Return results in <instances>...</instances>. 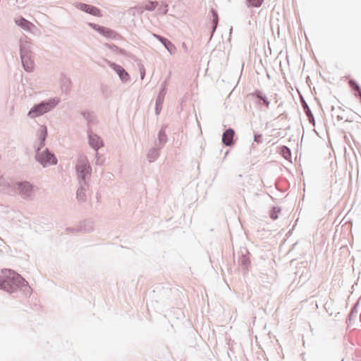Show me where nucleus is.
Wrapping results in <instances>:
<instances>
[{"instance_id":"f257e3e1","label":"nucleus","mask_w":361,"mask_h":361,"mask_svg":"<svg viewBox=\"0 0 361 361\" xmlns=\"http://www.w3.org/2000/svg\"><path fill=\"white\" fill-rule=\"evenodd\" d=\"M1 273L2 276H0V288L8 292H13L17 288L23 287L26 295H31V288L20 274L11 269H4Z\"/></svg>"},{"instance_id":"f03ea898","label":"nucleus","mask_w":361,"mask_h":361,"mask_svg":"<svg viewBox=\"0 0 361 361\" xmlns=\"http://www.w3.org/2000/svg\"><path fill=\"white\" fill-rule=\"evenodd\" d=\"M54 106V103L47 102V103H42L37 106H35L32 110L29 112V116L30 117H36L40 116L48 111H49Z\"/></svg>"},{"instance_id":"7ed1b4c3","label":"nucleus","mask_w":361,"mask_h":361,"mask_svg":"<svg viewBox=\"0 0 361 361\" xmlns=\"http://www.w3.org/2000/svg\"><path fill=\"white\" fill-rule=\"evenodd\" d=\"M38 161L44 166L54 164L56 163V159L54 154L48 151L42 152L38 155Z\"/></svg>"},{"instance_id":"20e7f679","label":"nucleus","mask_w":361,"mask_h":361,"mask_svg":"<svg viewBox=\"0 0 361 361\" xmlns=\"http://www.w3.org/2000/svg\"><path fill=\"white\" fill-rule=\"evenodd\" d=\"M77 171L78 175L83 179L86 176L90 174L91 169L86 159H82L77 166Z\"/></svg>"},{"instance_id":"39448f33","label":"nucleus","mask_w":361,"mask_h":361,"mask_svg":"<svg viewBox=\"0 0 361 361\" xmlns=\"http://www.w3.org/2000/svg\"><path fill=\"white\" fill-rule=\"evenodd\" d=\"M90 26L93 29L98 31L99 33H101L106 37H116V33L113 30H111L107 27H102V26H99V25H97L95 24H90Z\"/></svg>"},{"instance_id":"423d86ee","label":"nucleus","mask_w":361,"mask_h":361,"mask_svg":"<svg viewBox=\"0 0 361 361\" xmlns=\"http://www.w3.org/2000/svg\"><path fill=\"white\" fill-rule=\"evenodd\" d=\"M154 36L164 45L171 54H174L176 52V49L175 46L169 40L157 35H154Z\"/></svg>"},{"instance_id":"0eeeda50","label":"nucleus","mask_w":361,"mask_h":361,"mask_svg":"<svg viewBox=\"0 0 361 361\" xmlns=\"http://www.w3.org/2000/svg\"><path fill=\"white\" fill-rule=\"evenodd\" d=\"M234 131L232 129L226 130L223 134L222 141L226 146H230L233 143Z\"/></svg>"},{"instance_id":"6e6552de","label":"nucleus","mask_w":361,"mask_h":361,"mask_svg":"<svg viewBox=\"0 0 361 361\" xmlns=\"http://www.w3.org/2000/svg\"><path fill=\"white\" fill-rule=\"evenodd\" d=\"M16 23L25 30H31L34 25L23 18L16 19Z\"/></svg>"},{"instance_id":"1a4fd4ad","label":"nucleus","mask_w":361,"mask_h":361,"mask_svg":"<svg viewBox=\"0 0 361 361\" xmlns=\"http://www.w3.org/2000/svg\"><path fill=\"white\" fill-rule=\"evenodd\" d=\"M80 8L93 16H99V10L97 8L94 7L92 6L87 4H80Z\"/></svg>"},{"instance_id":"9d476101","label":"nucleus","mask_w":361,"mask_h":361,"mask_svg":"<svg viewBox=\"0 0 361 361\" xmlns=\"http://www.w3.org/2000/svg\"><path fill=\"white\" fill-rule=\"evenodd\" d=\"M111 66L119 75L121 80H126L128 79V74L121 66L114 63L111 64Z\"/></svg>"},{"instance_id":"9b49d317","label":"nucleus","mask_w":361,"mask_h":361,"mask_svg":"<svg viewBox=\"0 0 361 361\" xmlns=\"http://www.w3.org/2000/svg\"><path fill=\"white\" fill-rule=\"evenodd\" d=\"M22 62H23V66H24V68L25 69V71H29V72L33 71V69H34L33 61L28 56H22Z\"/></svg>"},{"instance_id":"f8f14e48","label":"nucleus","mask_w":361,"mask_h":361,"mask_svg":"<svg viewBox=\"0 0 361 361\" xmlns=\"http://www.w3.org/2000/svg\"><path fill=\"white\" fill-rule=\"evenodd\" d=\"M90 144L93 148L97 149L102 146V141L97 135H90Z\"/></svg>"},{"instance_id":"ddd939ff","label":"nucleus","mask_w":361,"mask_h":361,"mask_svg":"<svg viewBox=\"0 0 361 361\" xmlns=\"http://www.w3.org/2000/svg\"><path fill=\"white\" fill-rule=\"evenodd\" d=\"M32 185L29 183H23L19 185V190L20 192L25 195H29L30 192L32 190Z\"/></svg>"},{"instance_id":"4468645a","label":"nucleus","mask_w":361,"mask_h":361,"mask_svg":"<svg viewBox=\"0 0 361 361\" xmlns=\"http://www.w3.org/2000/svg\"><path fill=\"white\" fill-rule=\"evenodd\" d=\"M264 0H245V3L249 8H258L262 6Z\"/></svg>"},{"instance_id":"2eb2a0df","label":"nucleus","mask_w":361,"mask_h":361,"mask_svg":"<svg viewBox=\"0 0 361 361\" xmlns=\"http://www.w3.org/2000/svg\"><path fill=\"white\" fill-rule=\"evenodd\" d=\"M281 152L282 156L286 159L289 160L291 158L290 151L289 148H288L287 147L283 146L281 147Z\"/></svg>"},{"instance_id":"dca6fc26","label":"nucleus","mask_w":361,"mask_h":361,"mask_svg":"<svg viewBox=\"0 0 361 361\" xmlns=\"http://www.w3.org/2000/svg\"><path fill=\"white\" fill-rule=\"evenodd\" d=\"M39 137L42 140L41 144L43 145V142L45 140V138H46V136L47 134V128L45 126H41L39 129Z\"/></svg>"},{"instance_id":"f3484780","label":"nucleus","mask_w":361,"mask_h":361,"mask_svg":"<svg viewBox=\"0 0 361 361\" xmlns=\"http://www.w3.org/2000/svg\"><path fill=\"white\" fill-rule=\"evenodd\" d=\"M349 85H350V86L352 88H353L355 91H357V92H359L360 91H361V90H360V87L358 86V85H357V84L354 80H350L349 81Z\"/></svg>"},{"instance_id":"a211bd4d","label":"nucleus","mask_w":361,"mask_h":361,"mask_svg":"<svg viewBox=\"0 0 361 361\" xmlns=\"http://www.w3.org/2000/svg\"><path fill=\"white\" fill-rule=\"evenodd\" d=\"M257 97L263 100V102L267 107H268L269 106V102L268 100H267L265 98H264L259 95H257Z\"/></svg>"},{"instance_id":"6ab92c4d","label":"nucleus","mask_w":361,"mask_h":361,"mask_svg":"<svg viewBox=\"0 0 361 361\" xmlns=\"http://www.w3.org/2000/svg\"><path fill=\"white\" fill-rule=\"evenodd\" d=\"M254 140L255 142H257L258 143L261 142H262V135H255Z\"/></svg>"},{"instance_id":"aec40b11","label":"nucleus","mask_w":361,"mask_h":361,"mask_svg":"<svg viewBox=\"0 0 361 361\" xmlns=\"http://www.w3.org/2000/svg\"><path fill=\"white\" fill-rule=\"evenodd\" d=\"M80 194H81V191H78L77 193V195L78 197L80 196Z\"/></svg>"}]
</instances>
